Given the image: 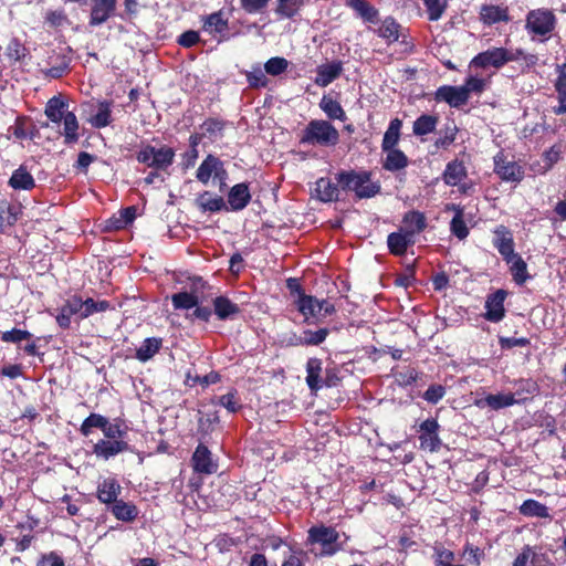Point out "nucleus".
I'll return each mask as SVG.
<instances>
[{"label":"nucleus","mask_w":566,"mask_h":566,"mask_svg":"<svg viewBox=\"0 0 566 566\" xmlns=\"http://www.w3.org/2000/svg\"><path fill=\"white\" fill-rule=\"evenodd\" d=\"M20 213V208L7 200H0V232H3L7 227L14 226Z\"/></svg>","instance_id":"41"},{"label":"nucleus","mask_w":566,"mask_h":566,"mask_svg":"<svg viewBox=\"0 0 566 566\" xmlns=\"http://www.w3.org/2000/svg\"><path fill=\"white\" fill-rule=\"evenodd\" d=\"M289 61L285 57L274 56L269 59L264 64L265 73L277 76L287 70Z\"/></svg>","instance_id":"63"},{"label":"nucleus","mask_w":566,"mask_h":566,"mask_svg":"<svg viewBox=\"0 0 566 566\" xmlns=\"http://www.w3.org/2000/svg\"><path fill=\"white\" fill-rule=\"evenodd\" d=\"M302 6V0H277L275 13L282 18L292 19L298 13Z\"/></svg>","instance_id":"57"},{"label":"nucleus","mask_w":566,"mask_h":566,"mask_svg":"<svg viewBox=\"0 0 566 566\" xmlns=\"http://www.w3.org/2000/svg\"><path fill=\"white\" fill-rule=\"evenodd\" d=\"M400 29L401 25L394 17H386L382 20L381 25L376 30V33L390 44L398 41Z\"/></svg>","instance_id":"42"},{"label":"nucleus","mask_w":566,"mask_h":566,"mask_svg":"<svg viewBox=\"0 0 566 566\" xmlns=\"http://www.w3.org/2000/svg\"><path fill=\"white\" fill-rule=\"evenodd\" d=\"M440 424L437 419L430 418L419 426L420 448L430 452H437L441 448V439L439 438Z\"/></svg>","instance_id":"9"},{"label":"nucleus","mask_w":566,"mask_h":566,"mask_svg":"<svg viewBox=\"0 0 566 566\" xmlns=\"http://www.w3.org/2000/svg\"><path fill=\"white\" fill-rule=\"evenodd\" d=\"M67 103L60 96L51 97L44 109L45 116L55 124H63V129L60 134L64 138L65 145H74L80 139L78 120L73 112L66 109Z\"/></svg>","instance_id":"3"},{"label":"nucleus","mask_w":566,"mask_h":566,"mask_svg":"<svg viewBox=\"0 0 566 566\" xmlns=\"http://www.w3.org/2000/svg\"><path fill=\"white\" fill-rule=\"evenodd\" d=\"M511 566H555L546 553L534 546L525 545L515 556Z\"/></svg>","instance_id":"12"},{"label":"nucleus","mask_w":566,"mask_h":566,"mask_svg":"<svg viewBox=\"0 0 566 566\" xmlns=\"http://www.w3.org/2000/svg\"><path fill=\"white\" fill-rule=\"evenodd\" d=\"M328 335L327 328H319L315 332L306 329L300 336H294L289 339V344L297 345V344H307V345H318L325 340Z\"/></svg>","instance_id":"45"},{"label":"nucleus","mask_w":566,"mask_h":566,"mask_svg":"<svg viewBox=\"0 0 566 566\" xmlns=\"http://www.w3.org/2000/svg\"><path fill=\"white\" fill-rule=\"evenodd\" d=\"M402 223L400 229L416 237L427 228V218L421 211L410 210L403 214Z\"/></svg>","instance_id":"33"},{"label":"nucleus","mask_w":566,"mask_h":566,"mask_svg":"<svg viewBox=\"0 0 566 566\" xmlns=\"http://www.w3.org/2000/svg\"><path fill=\"white\" fill-rule=\"evenodd\" d=\"M520 513L527 517L551 518L548 507L532 499L523 502V504L520 506Z\"/></svg>","instance_id":"47"},{"label":"nucleus","mask_w":566,"mask_h":566,"mask_svg":"<svg viewBox=\"0 0 566 566\" xmlns=\"http://www.w3.org/2000/svg\"><path fill=\"white\" fill-rule=\"evenodd\" d=\"M436 102H446L451 107L460 108L468 103L467 90L461 86L442 85L434 93Z\"/></svg>","instance_id":"15"},{"label":"nucleus","mask_w":566,"mask_h":566,"mask_svg":"<svg viewBox=\"0 0 566 566\" xmlns=\"http://www.w3.org/2000/svg\"><path fill=\"white\" fill-rule=\"evenodd\" d=\"M492 242L505 262H510L516 254L513 233L507 227L503 224L496 227Z\"/></svg>","instance_id":"13"},{"label":"nucleus","mask_w":566,"mask_h":566,"mask_svg":"<svg viewBox=\"0 0 566 566\" xmlns=\"http://www.w3.org/2000/svg\"><path fill=\"white\" fill-rule=\"evenodd\" d=\"M107 418L99 413H91L81 424L80 432L84 437H88L93 429H101L106 426Z\"/></svg>","instance_id":"60"},{"label":"nucleus","mask_w":566,"mask_h":566,"mask_svg":"<svg viewBox=\"0 0 566 566\" xmlns=\"http://www.w3.org/2000/svg\"><path fill=\"white\" fill-rule=\"evenodd\" d=\"M197 205L202 211L217 212L226 208V202L222 197H212L209 191H203L197 198Z\"/></svg>","instance_id":"49"},{"label":"nucleus","mask_w":566,"mask_h":566,"mask_svg":"<svg viewBox=\"0 0 566 566\" xmlns=\"http://www.w3.org/2000/svg\"><path fill=\"white\" fill-rule=\"evenodd\" d=\"M229 28L228 20L223 18L222 11L213 12L203 19V29L209 33H224Z\"/></svg>","instance_id":"48"},{"label":"nucleus","mask_w":566,"mask_h":566,"mask_svg":"<svg viewBox=\"0 0 566 566\" xmlns=\"http://www.w3.org/2000/svg\"><path fill=\"white\" fill-rule=\"evenodd\" d=\"M392 374L399 386H410L423 377L416 368L410 366H397L392 368Z\"/></svg>","instance_id":"40"},{"label":"nucleus","mask_w":566,"mask_h":566,"mask_svg":"<svg viewBox=\"0 0 566 566\" xmlns=\"http://www.w3.org/2000/svg\"><path fill=\"white\" fill-rule=\"evenodd\" d=\"M191 465L195 472L207 475L214 473L218 468L212 460L210 450L202 443L196 448L191 457Z\"/></svg>","instance_id":"16"},{"label":"nucleus","mask_w":566,"mask_h":566,"mask_svg":"<svg viewBox=\"0 0 566 566\" xmlns=\"http://www.w3.org/2000/svg\"><path fill=\"white\" fill-rule=\"evenodd\" d=\"M322 370L321 360L317 358H310L307 361V376L306 382L312 391H316L322 387L319 374Z\"/></svg>","instance_id":"55"},{"label":"nucleus","mask_w":566,"mask_h":566,"mask_svg":"<svg viewBox=\"0 0 566 566\" xmlns=\"http://www.w3.org/2000/svg\"><path fill=\"white\" fill-rule=\"evenodd\" d=\"M339 185L334 184L329 178L322 177L315 182L316 197L322 202L339 200Z\"/></svg>","instance_id":"29"},{"label":"nucleus","mask_w":566,"mask_h":566,"mask_svg":"<svg viewBox=\"0 0 566 566\" xmlns=\"http://www.w3.org/2000/svg\"><path fill=\"white\" fill-rule=\"evenodd\" d=\"M175 310H191L198 305L199 298L195 293L179 292L171 295Z\"/></svg>","instance_id":"56"},{"label":"nucleus","mask_w":566,"mask_h":566,"mask_svg":"<svg viewBox=\"0 0 566 566\" xmlns=\"http://www.w3.org/2000/svg\"><path fill=\"white\" fill-rule=\"evenodd\" d=\"M293 305L304 316L305 321L322 317L318 300L315 296L302 294L301 297L293 300Z\"/></svg>","instance_id":"28"},{"label":"nucleus","mask_w":566,"mask_h":566,"mask_svg":"<svg viewBox=\"0 0 566 566\" xmlns=\"http://www.w3.org/2000/svg\"><path fill=\"white\" fill-rule=\"evenodd\" d=\"M342 61H333L331 63L322 64L316 70L315 84L321 87H326L337 80L342 75Z\"/></svg>","instance_id":"23"},{"label":"nucleus","mask_w":566,"mask_h":566,"mask_svg":"<svg viewBox=\"0 0 566 566\" xmlns=\"http://www.w3.org/2000/svg\"><path fill=\"white\" fill-rule=\"evenodd\" d=\"M369 170H340L335 175L336 182L344 191H353L357 199H369L380 193L379 181L371 180Z\"/></svg>","instance_id":"2"},{"label":"nucleus","mask_w":566,"mask_h":566,"mask_svg":"<svg viewBox=\"0 0 566 566\" xmlns=\"http://www.w3.org/2000/svg\"><path fill=\"white\" fill-rule=\"evenodd\" d=\"M222 160L213 155L208 154L196 171V178L203 185H207L211 177L217 175V170L221 168Z\"/></svg>","instance_id":"32"},{"label":"nucleus","mask_w":566,"mask_h":566,"mask_svg":"<svg viewBox=\"0 0 566 566\" xmlns=\"http://www.w3.org/2000/svg\"><path fill=\"white\" fill-rule=\"evenodd\" d=\"M339 142V133L328 120L312 119L302 130L300 144L321 147H334Z\"/></svg>","instance_id":"4"},{"label":"nucleus","mask_w":566,"mask_h":566,"mask_svg":"<svg viewBox=\"0 0 566 566\" xmlns=\"http://www.w3.org/2000/svg\"><path fill=\"white\" fill-rule=\"evenodd\" d=\"M426 7L429 21H438L444 14L448 8V0H422Z\"/></svg>","instance_id":"58"},{"label":"nucleus","mask_w":566,"mask_h":566,"mask_svg":"<svg viewBox=\"0 0 566 566\" xmlns=\"http://www.w3.org/2000/svg\"><path fill=\"white\" fill-rule=\"evenodd\" d=\"M480 20L485 25H493L499 22H509L511 18L506 7L483 4L480 9Z\"/></svg>","instance_id":"26"},{"label":"nucleus","mask_w":566,"mask_h":566,"mask_svg":"<svg viewBox=\"0 0 566 566\" xmlns=\"http://www.w3.org/2000/svg\"><path fill=\"white\" fill-rule=\"evenodd\" d=\"M339 533L332 526L318 524L307 531L306 546H321V556H333L340 549Z\"/></svg>","instance_id":"6"},{"label":"nucleus","mask_w":566,"mask_h":566,"mask_svg":"<svg viewBox=\"0 0 566 566\" xmlns=\"http://www.w3.org/2000/svg\"><path fill=\"white\" fill-rule=\"evenodd\" d=\"M506 263L510 264V272L512 274L513 281L517 285H523L527 280L531 279V275L527 271V264L520 254H515L514 258Z\"/></svg>","instance_id":"44"},{"label":"nucleus","mask_w":566,"mask_h":566,"mask_svg":"<svg viewBox=\"0 0 566 566\" xmlns=\"http://www.w3.org/2000/svg\"><path fill=\"white\" fill-rule=\"evenodd\" d=\"M123 488L115 478H106L96 488L97 500L107 509L119 500Z\"/></svg>","instance_id":"18"},{"label":"nucleus","mask_w":566,"mask_h":566,"mask_svg":"<svg viewBox=\"0 0 566 566\" xmlns=\"http://www.w3.org/2000/svg\"><path fill=\"white\" fill-rule=\"evenodd\" d=\"M130 450V447L127 441L123 439L117 440H106L101 439L93 446V453L97 458H102L104 460H108L113 457H116L119 453L127 452Z\"/></svg>","instance_id":"17"},{"label":"nucleus","mask_w":566,"mask_h":566,"mask_svg":"<svg viewBox=\"0 0 566 566\" xmlns=\"http://www.w3.org/2000/svg\"><path fill=\"white\" fill-rule=\"evenodd\" d=\"M557 18L555 13L547 8L530 10L525 17V30L533 36L546 40L555 30Z\"/></svg>","instance_id":"5"},{"label":"nucleus","mask_w":566,"mask_h":566,"mask_svg":"<svg viewBox=\"0 0 566 566\" xmlns=\"http://www.w3.org/2000/svg\"><path fill=\"white\" fill-rule=\"evenodd\" d=\"M344 2L365 23L376 24L379 22V10L368 0H344Z\"/></svg>","instance_id":"21"},{"label":"nucleus","mask_w":566,"mask_h":566,"mask_svg":"<svg viewBox=\"0 0 566 566\" xmlns=\"http://www.w3.org/2000/svg\"><path fill=\"white\" fill-rule=\"evenodd\" d=\"M319 107L329 119L345 120L346 113L340 103L329 96L324 95L321 99Z\"/></svg>","instance_id":"51"},{"label":"nucleus","mask_w":566,"mask_h":566,"mask_svg":"<svg viewBox=\"0 0 566 566\" xmlns=\"http://www.w3.org/2000/svg\"><path fill=\"white\" fill-rule=\"evenodd\" d=\"M28 52L25 45L17 38H12L6 48V55L13 63L21 62Z\"/></svg>","instance_id":"59"},{"label":"nucleus","mask_w":566,"mask_h":566,"mask_svg":"<svg viewBox=\"0 0 566 566\" xmlns=\"http://www.w3.org/2000/svg\"><path fill=\"white\" fill-rule=\"evenodd\" d=\"M213 313L220 321L232 319L241 310L240 306L229 297L220 295L213 298Z\"/></svg>","instance_id":"31"},{"label":"nucleus","mask_w":566,"mask_h":566,"mask_svg":"<svg viewBox=\"0 0 566 566\" xmlns=\"http://www.w3.org/2000/svg\"><path fill=\"white\" fill-rule=\"evenodd\" d=\"M557 78L555 81V91L557 92L558 106L554 107L553 111L556 115L566 113V71L563 65H557Z\"/></svg>","instance_id":"39"},{"label":"nucleus","mask_w":566,"mask_h":566,"mask_svg":"<svg viewBox=\"0 0 566 566\" xmlns=\"http://www.w3.org/2000/svg\"><path fill=\"white\" fill-rule=\"evenodd\" d=\"M494 174L500 177L501 180L506 182H521L524 178L523 167L515 160H509L507 155L503 150H500L494 157Z\"/></svg>","instance_id":"8"},{"label":"nucleus","mask_w":566,"mask_h":566,"mask_svg":"<svg viewBox=\"0 0 566 566\" xmlns=\"http://www.w3.org/2000/svg\"><path fill=\"white\" fill-rule=\"evenodd\" d=\"M468 177V170L463 163L458 158L449 161L442 175V179L447 186H458Z\"/></svg>","instance_id":"25"},{"label":"nucleus","mask_w":566,"mask_h":566,"mask_svg":"<svg viewBox=\"0 0 566 566\" xmlns=\"http://www.w3.org/2000/svg\"><path fill=\"white\" fill-rule=\"evenodd\" d=\"M8 186L17 191H31L35 188V180L25 165H20L13 170Z\"/></svg>","instance_id":"24"},{"label":"nucleus","mask_w":566,"mask_h":566,"mask_svg":"<svg viewBox=\"0 0 566 566\" xmlns=\"http://www.w3.org/2000/svg\"><path fill=\"white\" fill-rule=\"evenodd\" d=\"M432 549L436 566H465L462 564H452V562L455 558V555L452 551L446 548L442 543L436 542L432 546Z\"/></svg>","instance_id":"54"},{"label":"nucleus","mask_w":566,"mask_h":566,"mask_svg":"<svg viewBox=\"0 0 566 566\" xmlns=\"http://www.w3.org/2000/svg\"><path fill=\"white\" fill-rule=\"evenodd\" d=\"M251 201V193L247 182L231 187L228 192V203L232 211L243 210Z\"/></svg>","instance_id":"22"},{"label":"nucleus","mask_w":566,"mask_h":566,"mask_svg":"<svg viewBox=\"0 0 566 566\" xmlns=\"http://www.w3.org/2000/svg\"><path fill=\"white\" fill-rule=\"evenodd\" d=\"M439 123V116L432 114H421L412 124L415 136L423 137L434 133Z\"/></svg>","instance_id":"36"},{"label":"nucleus","mask_w":566,"mask_h":566,"mask_svg":"<svg viewBox=\"0 0 566 566\" xmlns=\"http://www.w3.org/2000/svg\"><path fill=\"white\" fill-rule=\"evenodd\" d=\"M515 387V391L511 392V395H515V403L530 399L538 391L537 384L532 379H521Z\"/></svg>","instance_id":"52"},{"label":"nucleus","mask_w":566,"mask_h":566,"mask_svg":"<svg viewBox=\"0 0 566 566\" xmlns=\"http://www.w3.org/2000/svg\"><path fill=\"white\" fill-rule=\"evenodd\" d=\"M117 0H92L88 25L94 28L106 23L115 17Z\"/></svg>","instance_id":"10"},{"label":"nucleus","mask_w":566,"mask_h":566,"mask_svg":"<svg viewBox=\"0 0 566 566\" xmlns=\"http://www.w3.org/2000/svg\"><path fill=\"white\" fill-rule=\"evenodd\" d=\"M515 403V395L507 394H490L483 399L476 401V406L483 408L489 407L492 410H500Z\"/></svg>","instance_id":"35"},{"label":"nucleus","mask_w":566,"mask_h":566,"mask_svg":"<svg viewBox=\"0 0 566 566\" xmlns=\"http://www.w3.org/2000/svg\"><path fill=\"white\" fill-rule=\"evenodd\" d=\"M459 128L454 120H450L439 130V137L434 140L438 149H448L457 139Z\"/></svg>","instance_id":"43"},{"label":"nucleus","mask_w":566,"mask_h":566,"mask_svg":"<svg viewBox=\"0 0 566 566\" xmlns=\"http://www.w3.org/2000/svg\"><path fill=\"white\" fill-rule=\"evenodd\" d=\"M136 207L129 206L113 214L104 221L102 231L114 232L125 229L128 224L133 223L136 218Z\"/></svg>","instance_id":"19"},{"label":"nucleus","mask_w":566,"mask_h":566,"mask_svg":"<svg viewBox=\"0 0 566 566\" xmlns=\"http://www.w3.org/2000/svg\"><path fill=\"white\" fill-rule=\"evenodd\" d=\"M415 237L407 231L391 232L387 237V247L390 254L402 256L407 253L408 248L415 244Z\"/></svg>","instance_id":"20"},{"label":"nucleus","mask_w":566,"mask_h":566,"mask_svg":"<svg viewBox=\"0 0 566 566\" xmlns=\"http://www.w3.org/2000/svg\"><path fill=\"white\" fill-rule=\"evenodd\" d=\"M175 156L176 151L170 146L163 145L156 148L147 144L137 153L136 159L149 168L165 171L174 164Z\"/></svg>","instance_id":"7"},{"label":"nucleus","mask_w":566,"mask_h":566,"mask_svg":"<svg viewBox=\"0 0 566 566\" xmlns=\"http://www.w3.org/2000/svg\"><path fill=\"white\" fill-rule=\"evenodd\" d=\"M402 120L398 117L389 122L388 128L384 134L381 150L397 148L401 136Z\"/></svg>","instance_id":"38"},{"label":"nucleus","mask_w":566,"mask_h":566,"mask_svg":"<svg viewBox=\"0 0 566 566\" xmlns=\"http://www.w3.org/2000/svg\"><path fill=\"white\" fill-rule=\"evenodd\" d=\"M112 101H102L98 103L97 113L90 119V123L93 127L104 128L112 123Z\"/></svg>","instance_id":"46"},{"label":"nucleus","mask_w":566,"mask_h":566,"mask_svg":"<svg viewBox=\"0 0 566 566\" xmlns=\"http://www.w3.org/2000/svg\"><path fill=\"white\" fill-rule=\"evenodd\" d=\"M82 308H83L82 297L76 294L72 295L59 308V313L55 316L56 324L62 329H69L71 327V318L73 315H78V317L81 318Z\"/></svg>","instance_id":"14"},{"label":"nucleus","mask_w":566,"mask_h":566,"mask_svg":"<svg viewBox=\"0 0 566 566\" xmlns=\"http://www.w3.org/2000/svg\"><path fill=\"white\" fill-rule=\"evenodd\" d=\"M32 334L28 331L12 328L11 331L3 332L1 335V339L6 343H14L20 345L22 342H28L24 346V350L27 354H38L35 352V344L31 342Z\"/></svg>","instance_id":"37"},{"label":"nucleus","mask_w":566,"mask_h":566,"mask_svg":"<svg viewBox=\"0 0 566 566\" xmlns=\"http://www.w3.org/2000/svg\"><path fill=\"white\" fill-rule=\"evenodd\" d=\"M382 151L386 153V158L382 163L385 170L395 172L408 167L409 158L401 149L391 148Z\"/></svg>","instance_id":"34"},{"label":"nucleus","mask_w":566,"mask_h":566,"mask_svg":"<svg viewBox=\"0 0 566 566\" xmlns=\"http://www.w3.org/2000/svg\"><path fill=\"white\" fill-rule=\"evenodd\" d=\"M102 431L106 440H125V437L127 434V428L123 426L122 421L119 420H116L114 423H111L107 419L106 426L103 428Z\"/></svg>","instance_id":"62"},{"label":"nucleus","mask_w":566,"mask_h":566,"mask_svg":"<svg viewBox=\"0 0 566 566\" xmlns=\"http://www.w3.org/2000/svg\"><path fill=\"white\" fill-rule=\"evenodd\" d=\"M108 308H111V303L108 301H94L93 298L88 297L85 301H83L81 319L86 318L93 315L94 313L105 312Z\"/></svg>","instance_id":"61"},{"label":"nucleus","mask_w":566,"mask_h":566,"mask_svg":"<svg viewBox=\"0 0 566 566\" xmlns=\"http://www.w3.org/2000/svg\"><path fill=\"white\" fill-rule=\"evenodd\" d=\"M293 305L304 316L305 321L322 317L318 300L315 296L302 294L301 297L293 300Z\"/></svg>","instance_id":"27"},{"label":"nucleus","mask_w":566,"mask_h":566,"mask_svg":"<svg viewBox=\"0 0 566 566\" xmlns=\"http://www.w3.org/2000/svg\"><path fill=\"white\" fill-rule=\"evenodd\" d=\"M452 209L455 213L450 222V231L459 240H464L469 235L470 231L464 221L463 209L454 205L452 206Z\"/></svg>","instance_id":"50"},{"label":"nucleus","mask_w":566,"mask_h":566,"mask_svg":"<svg viewBox=\"0 0 566 566\" xmlns=\"http://www.w3.org/2000/svg\"><path fill=\"white\" fill-rule=\"evenodd\" d=\"M108 511L116 520L124 523L134 522L139 514L138 507L133 502H125L120 499L111 505Z\"/></svg>","instance_id":"30"},{"label":"nucleus","mask_w":566,"mask_h":566,"mask_svg":"<svg viewBox=\"0 0 566 566\" xmlns=\"http://www.w3.org/2000/svg\"><path fill=\"white\" fill-rule=\"evenodd\" d=\"M538 60L537 54L527 53L522 48L509 50L503 46H493L476 54L470 64L481 69L492 66L500 70L510 62H518L520 73L526 74L537 65Z\"/></svg>","instance_id":"1"},{"label":"nucleus","mask_w":566,"mask_h":566,"mask_svg":"<svg viewBox=\"0 0 566 566\" xmlns=\"http://www.w3.org/2000/svg\"><path fill=\"white\" fill-rule=\"evenodd\" d=\"M218 403L232 413L239 411L242 408L240 399L238 398V391L235 389H232L228 394L220 396Z\"/></svg>","instance_id":"64"},{"label":"nucleus","mask_w":566,"mask_h":566,"mask_svg":"<svg viewBox=\"0 0 566 566\" xmlns=\"http://www.w3.org/2000/svg\"><path fill=\"white\" fill-rule=\"evenodd\" d=\"M221 380V376L218 371H210L207 375H199L197 371L192 374L191 370H189L186 375L185 384L187 386L193 387L196 385H201L202 387H208L209 385L217 384Z\"/></svg>","instance_id":"53"},{"label":"nucleus","mask_w":566,"mask_h":566,"mask_svg":"<svg viewBox=\"0 0 566 566\" xmlns=\"http://www.w3.org/2000/svg\"><path fill=\"white\" fill-rule=\"evenodd\" d=\"M507 297V292L503 289H499L495 292L489 294L485 300V313L483 317L492 323H499L505 317L504 302Z\"/></svg>","instance_id":"11"}]
</instances>
